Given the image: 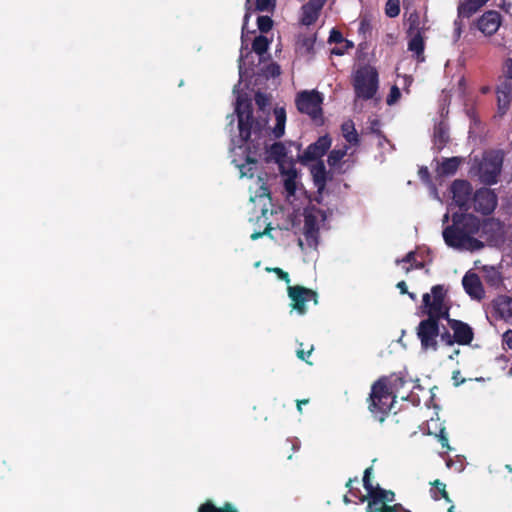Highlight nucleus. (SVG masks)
<instances>
[{
    "mask_svg": "<svg viewBox=\"0 0 512 512\" xmlns=\"http://www.w3.org/2000/svg\"><path fill=\"white\" fill-rule=\"evenodd\" d=\"M478 218L473 214L454 213L452 224L443 230L445 243L452 248H464L467 245L469 235H474L478 229Z\"/></svg>",
    "mask_w": 512,
    "mask_h": 512,
    "instance_id": "obj_1",
    "label": "nucleus"
},
{
    "mask_svg": "<svg viewBox=\"0 0 512 512\" xmlns=\"http://www.w3.org/2000/svg\"><path fill=\"white\" fill-rule=\"evenodd\" d=\"M396 396L388 384L387 378H380L371 387L368 409L372 416L383 423L389 415Z\"/></svg>",
    "mask_w": 512,
    "mask_h": 512,
    "instance_id": "obj_2",
    "label": "nucleus"
},
{
    "mask_svg": "<svg viewBox=\"0 0 512 512\" xmlns=\"http://www.w3.org/2000/svg\"><path fill=\"white\" fill-rule=\"evenodd\" d=\"M450 309L448 290L442 284L432 286L430 293L423 294L419 307L421 315L444 320L450 317Z\"/></svg>",
    "mask_w": 512,
    "mask_h": 512,
    "instance_id": "obj_3",
    "label": "nucleus"
},
{
    "mask_svg": "<svg viewBox=\"0 0 512 512\" xmlns=\"http://www.w3.org/2000/svg\"><path fill=\"white\" fill-rule=\"evenodd\" d=\"M352 86L356 99L364 101L373 99L379 89V73L377 69L370 64L359 66L353 73Z\"/></svg>",
    "mask_w": 512,
    "mask_h": 512,
    "instance_id": "obj_4",
    "label": "nucleus"
},
{
    "mask_svg": "<svg viewBox=\"0 0 512 512\" xmlns=\"http://www.w3.org/2000/svg\"><path fill=\"white\" fill-rule=\"evenodd\" d=\"M235 112L238 118L239 137L242 142L250 140L252 130H260L261 124L253 117V106L248 99H238Z\"/></svg>",
    "mask_w": 512,
    "mask_h": 512,
    "instance_id": "obj_5",
    "label": "nucleus"
},
{
    "mask_svg": "<svg viewBox=\"0 0 512 512\" xmlns=\"http://www.w3.org/2000/svg\"><path fill=\"white\" fill-rule=\"evenodd\" d=\"M503 164V155L500 151H489L484 153L478 166V175L486 185L497 183Z\"/></svg>",
    "mask_w": 512,
    "mask_h": 512,
    "instance_id": "obj_6",
    "label": "nucleus"
},
{
    "mask_svg": "<svg viewBox=\"0 0 512 512\" xmlns=\"http://www.w3.org/2000/svg\"><path fill=\"white\" fill-rule=\"evenodd\" d=\"M502 72L504 80L496 87L497 111L503 116L510 109L512 101V58H507L503 62Z\"/></svg>",
    "mask_w": 512,
    "mask_h": 512,
    "instance_id": "obj_7",
    "label": "nucleus"
},
{
    "mask_svg": "<svg viewBox=\"0 0 512 512\" xmlns=\"http://www.w3.org/2000/svg\"><path fill=\"white\" fill-rule=\"evenodd\" d=\"M322 102L323 97L316 90L302 91L298 93L295 103L299 112L307 114L313 120L322 119Z\"/></svg>",
    "mask_w": 512,
    "mask_h": 512,
    "instance_id": "obj_8",
    "label": "nucleus"
},
{
    "mask_svg": "<svg viewBox=\"0 0 512 512\" xmlns=\"http://www.w3.org/2000/svg\"><path fill=\"white\" fill-rule=\"evenodd\" d=\"M288 296L291 300V308L295 310L299 315L306 314L309 302H313L314 305L318 304V294L316 291L306 288L301 285L288 286Z\"/></svg>",
    "mask_w": 512,
    "mask_h": 512,
    "instance_id": "obj_9",
    "label": "nucleus"
},
{
    "mask_svg": "<svg viewBox=\"0 0 512 512\" xmlns=\"http://www.w3.org/2000/svg\"><path fill=\"white\" fill-rule=\"evenodd\" d=\"M478 229L476 234L490 246H498L504 241L503 223L495 218H487L482 222L478 218Z\"/></svg>",
    "mask_w": 512,
    "mask_h": 512,
    "instance_id": "obj_10",
    "label": "nucleus"
},
{
    "mask_svg": "<svg viewBox=\"0 0 512 512\" xmlns=\"http://www.w3.org/2000/svg\"><path fill=\"white\" fill-rule=\"evenodd\" d=\"M395 493L392 490H379L368 502L366 512H411L402 504L395 503Z\"/></svg>",
    "mask_w": 512,
    "mask_h": 512,
    "instance_id": "obj_11",
    "label": "nucleus"
},
{
    "mask_svg": "<svg viewBox=\"0 0 512 512\" xmlns=\"http://www.w3.org/2000/svg\"><path fill=\"white\" fill-rule=\"evenodd\" d=\"M441 319L427 317L417 327V336L423 349L437 350V337L439 335V321Z\"/></svg>",
    "mask_w": 512,
    "mask_h": 512,
    "instance_id": "obj_12",
    "label": "nucleus"
},
{
    "mask_svg": "<svg viewBox=\"0 0 512 512\" xmlns=\"http://www.w3.org/2000/svg\"><path fill=\"white\" fill-rule=\"evenodd\" d=\"M319 217H321L322 220H325L326 218L325 213L321 209L315 207L311 208L309 211H306L304 214L303 233L310 247H316L318 245Z\"/></svg>",
    "mask_w": 512,
    "mask_h": 512,
    "instance_id": "obj_13",
    "label": "nucleus"
},
{
    "mask_svg": "<svg viewBox=\"0 0 512 512\" xmlns=\"http://www.w3.org/2000/svg\"><path fill=\"white\" fill-rule=\"evenodd\" d=\"M471 201L476 212L489 215L495 210L498 198L491 189L484 187L476 190Z\"/></svg>",
    "mask_w": 512,
    "mask_h": 512,
    "instance_id": "obj_14",
    "label": "nucleus"
},
{
    "mask_svg": "<svg viewBox=\"0 0 512 512\" xmlns=\"http://www.w3.org/2000/svg\"><path fill=\"white\" fill-rule=\"evenodd\" d=\"M450 191L453 201L461 210L468 211L471 208L472 186L469 181L462 179L453 181Z\"/></svg>",
    "mask_w": 512,
    "mask_h": 512,
    "instance_id": "obj_15",
    "label": "nucleus"
},
{
    "mask_svg": "<svg viewBox=\"0 0 512 512\" xmlns=\"http://www.w3.org/2000/svg\"><path fill=\"white\" fill-rule=\"evenodd\" d=\"M332 139L329 135L319 137L314 143H311L300 157L302 163L320 160L322 156L331 147Z\"/></svg>",
    "mask_w": 512,
    "mask_h": 512,
    "instance_id": "obj_16",
    "label": "nucleus"
},
{
    "mask_svg": "<svg viewBox=\"0 0 512 512\" xmlns=\"http://www.w3.org/2000/svg\"><path fill=\"white\" fill-rule=\"evenodd\" d=\"M448 326L453 331V341L458 345H470L474 339V331L472 327L457 319L448 318L446 319Z\"/></svg>",
    "mask_w": 512,
    "mask_h": 512,
    "instance_id": "obj_17",
    "label": "nucleus"
},
{
    "mask_svg": "<svg viewBox=\"0 0 512 512\" xmlns=\"http://www.w3.org/2000/svg\"><path fill=\"white\" fill-rule=\"evenodd\" d=\"M501 25V14L495 10L486 11L477 21L478 29L485 35H494Z\"/></svg>",
    "mask_w": 512,
    "mask_h": 512,
    "instance_id": "obj_18",
    "label": "nucleus"
},
{
    "mask_svg": "<svg viewBox=\"0 0 512 512\" xmlns=\"http://www.w3.org/2000/svg\"><path fill=\"white\" fill-rule=\"evenodd\" d=\"M462 285L465 292L473 299L481 300L485 295L480 277L476 273H466L462 279Z\"/></svg>",
    "mask_w": 512,
    "mask_h": 512,
    "instance_id": "obj_19",
    "label": "nucleus"
},
{
    "mask_svg": "<svg viewBox=\"0 0 512 512\" xmlns=\"http://www.w3.org/2000/svg\"><path fill=\"white\" fill-rule=\"evenodd\" d=\"M493 307L499 318L512 325V297L507 295L498 296L493 301Z\"/></svg>",
    "mask_w": 512,
    "mask_h": 512,
    "instance_id": "obj_20",
    "label": "nucleus"
},
{
    "mask_svg": "<svg viewBox=\"0 0 512 512\" xmlns=\"http://www.w3.org/2000/svg\"><path fill=\"white\" fill-rule=\"evenodd\" d=\"M316 35H299L296 41V52L312 59L315 55Z\"/></svg>",
    "mask_w": 512,
    "mask_h": 512,
    "instance_id": "obj_21",
    "label": "nucleus"
},
{
    "mask_svg": "<svg viewBox=\"0 0 512 512\" xmlns=\"http://www.w3.org/2000/svg\"><path fill=\"white\" fill-rule=\"evenodd\" d=\"M311 174L313 177V182L318 192L321 193L327 184V170L323 161L319 160L315 165L311 168Z\"/></svg>",
    "mask_w": 512,
    "mask_h": 512,
    "instance_id": "obj_22",
    "label": "nucleus"
},
{
    "mask_svg": "<svg viewBox=\"0 0 512 512\" xmlns=\"http://www.w3.org/2000/svg\"><path fill=\"white\" fill-rule=\"evenodd\" d=\"M410 36L411 39L408 42V50L415 54L416 60L418 62H423L425 60V42L423 38V33L422 31H418Z\"/></svg>",
    "mask_w": 512,
    "mask_h": 512,
    "instance_id": "obj_23",
    "label": "nucleus"
},
{
    "mask_svg": "<svg viewBox=\"0 0 512 512\" xmlns=\"http://www.w3.org/2000/svg\"><path fill=\"white\" fill-rule=\"evenodd\" d=\"M489 0H466L458 7V15L462 18H470Z\"/></svg>",
    "mask_w": 512,
    "mask_h": 512,
    "instance_id": "obj_24",
    "label": "nucleus"
},
{
    "mask_svg": "<svg viewBox=\"0 0 512 512\" xmlns=\"http://www.w3.org/2000/svg\"><path fill=\"white\" fill-rule=\"evenodd\" d=\"M342 135L345 140L352 146H358L360 144V137L355 128L353 120L348 119L341 125Z\"/></svg>",
    "mask_w": 512,
    "mask_h": 512,
    "instance_id": "obj_25",
    "label": "nucleus"
},
{
    "mask_svg": "<svg viewBox=\"0 0 512 512\" xmlns=\"http://www.w3.org/2000/svg\"><path fill=\"white\" fill-rule=\"evenodd\" d=\"M197 512H239L230 502H225L221 507H217L211 500H206L199 507Z\"/></svg>",
    "mask_w": 512,
    "mask_h": 512,
    "instance_id": "obj_26",
    "label": "nucleus"
},
{
    "mask_svg": "<svg viewBox=\"0 0 512 512\" xmlns=\"http://www.w3.org/2000/svg\"><path fill=\"white\" fill-rule=\"evenodd\" d=\"M461 162L462 159L460 157L445 158L439 167V173L443 176L454 175L457 172Z\"/></svg>",
    "mask_w": 512,
    "mask_h": 512,
    "instance_id": "obj_27",
    "label": "nucleus"
},
{
    "mask_svg": "<svg viewBox=\"0 0 512 512\" xmlns=\"http://www.w3.org/2000/svg\"><path fill=\"white\" fill-rule=\"evenodd\" d=\"M301 18L300 22L302 25L310 26L313 25L319 18L320 12L308 5L307 3L301 7Z\"/></svg>",
    "mask_w": 512,
    "mask_h": 512,
    "instance_id": "obj_28",
    "label": "nucleus"
},
{
    "mask_svg": "<svg viewBox=\"0 0 512 512\" xmlns=\"http://www.w3.org/2000/svg\"><path fill=\"white\" fill-rule=\"evenodd\" d=\"M282 174H285L284 188L289 195H294L296 192V178L297 171L294 167H290L288 170H281Z\"/></svg>",
    "mask_w": 512,
    "mask_h": 512,
    "instance_id": "obj_29",
    "label": "nucleus"
},
{
    "mask_svg": "<svg viewBox=\"0 0 512 512\" xmlns=\"http://www.w3.org/2000/svg\"><path fill=\"white\" fill-rule=\"evenodd\" d=\"M432 488L430 490L431 497L434 500H439L443 498L446 502L451 503V499L448 495V492L446 491V485L445 483L441 482L440 480H434L431 482Z\"/></svg>",
    "mask_w": 512,
    "mask_h": 512,
    "instance_id": "obj_30",
    "label": "nucleus"
},
{
    "mask_svg": "<svg viewBox=\"0 0 512 512\" xmlns=\"http://www.w3.org/2000/svg\"><path fill=\"white\" fill-rule=\"evenodd\" d=\"M276 124L273 128V135L275 138H280L285 132L286 112L283 108H276L274 110Z\"/></svg>",
    "mask_w": 512,
    "mask_h": 512,
    "instance_id": "obj_31",
    "label": "nucleus"
},
{
    "mask_svg": "<svg viewBox=\"0 0 512 512\" xmlns=\"http://www.w3.org/2000/svg\"><path fill=\"white\" fill-rule=\"evenodd\" d=\"M372 472V466L366 468L362 479L363 486L365 490L369 493L370 500H372L373 495L376 494L379 490H385L384 488L380 487L379 484L374 485L372 483Z\"/></svg>",
    "mask_w": 512,
    "mask_h": 512,
    "instance_id": "obj_32",
    "label": "nucleus"
},
{
    "mask_svg": "<svg viewBox=\"0 0 512 512\" xmlns=\"http://www.w3.org/2000/svg\"><path fill=\"white\" fill-rule=\"evenodd\" d=\"M410 263L409 267H405V272L409 273L412 269H422L424 267L423 262L416 260V253L414 251L408 252L402 259H397L396 264Z\"/></svg>",
    "mask_w": 512,
    "mask_h": 512,
    "instance_id": "obj_33",
    "label": "nucleus"
},
{
    "mask_svg": "<svg viewBox=\"0 0 512 512\" xmlns=\"http://www.w3.org/2000/svg\"><path fill=\"white\" fill-rule=\"evenodd\" d=\"M449 141V134L447 129L439 124L434 130V142L439 149H442Z\"/></svg>",
    "mask_w": 512,
    "mask_h": 512,
    "instance_id": "obj_34",
    "label": "nucleus"
},
{
    "mask_svg": "<svg viewBox=\"0 0 512 512\" xmlns=\"http://www.w3.org/2000/svg\"><path fill=\"white\" fill-rule=\"evenodd\" d=\"M347 150V146H344L342 149L331 150L327 159L328 165L331 168L336 167L341 162V160L346 156Z\"/></svg>",
    "mask_w": 512,
    "mask_h": 512,
    "instance_id": "obj_35",
    "label": "nucleus"
},
{
    "mask_svg": "<svg viewBox=\"0 0 512 512\" xmlns=\"http://www.w3.org/2000/svg\"><path fill=\"white\" fill-rule=\"evenodd\" d=\"M269 47V40L266 36L259 35L255 37V39L252 42V49L255 53L262 56L264 53L267 52Z\"/></svg>",
    "mask_w": 512,
    "mask_h": 512,
    "instance_id": "obj_36",
    "label": "nucleus"
},
{
    "mask_svg": "<svg viewBox=\"0 0 512 512\" xmlns=\"http://www.w3.org/2000/svg\"><path fill=\"white\" fill-rule=\"evenodd\" d=\"M256 164L257 160L248 154L246 156V163L239 166L241 176L252 178L254 176V168Z\"/></svg>",
    "mask_w": 512,
    "mask_h": 512,
    "instance_id": "obj_37",
    "label": "nucleus"
},
{
    "mask_svg": "<svg viewBox=\"0 0 512 512\" xmlns=\"http://www.w3.org/2000/svg\"><path fill=\"white\" fill-rule=\"evenodd\" d=\"M408 23H409V28H408L407 33L409 35H412L418 31H422V33H424V28L420 27V24H421L420 16L416 11L410 14V16L408 18Z\"/></svg>",
    "mask_w": 512,
    "mask_h": 512,
    "instance_id": "obj_38",
    "label": "nucleus"
},
{
    "mask_svg": "<svg viewBox=\"0 0 512 512\" xmlns=\"http://www.w3.org/2000/svg\"><path fill=\"white\" fill-rule=\"evenodd\" d=\"M250 1L251 0H246V5H248ZM276 1L277 0H256V10L260 12H273L276 8Z\"/></svg>",
    "mask_w": 512,
    "mask_h": 512,
    "instance_id": "obj_39",
    "label": "nucleus"
},
{
    "mask_svg": "<svg viewBox=\"0 0 512 512\" xmlns=\"http://www.w3.org/2000/svg\"><path fill=\"white\" fill-rule=\"evenodd\" d=\"M400 0H388L385 4V14L389 18H395L400 14Z\"/></svg>",
    "mask_w": 512,
    "mask_h": 512,
    "instance_id": "obj_40",
    "label": "nucleus"
},
{
    "mask_svg": "<svg viewBox=\"0 0 512 512\" xmlns=\"http://www.w3.org/2000/svg\"><path fill=\"white\" fill-rule=\"evenodd\" d=\"M270 154L276 162H280L286 156V147L281 142H276L270 147Z\"/></svg>",
    "mask_w": 512,
    "mask_h": 512,
    "instance_id": "obj_41",
    "label": "nucleus"
},
{
    "mask_svg": "<svg viewBox=\"0 0 512 512\" xmlns=\"http://www.w3.org/2000/svg\"><path fill=\"white\" fill-rule=\"evenodd\" d=\"M257 26L262 33H267L273 27V20L270 16H259L257 18Z\"/></svg>",
    "mask_w": 512,
    "mask_h": 512,
    "instance_id": "obj_42",
    "label": "nucleus"
},
{
    "mask_svg": "<svg viewBox=\"0 0 512 512\" xmlns=\"http://www.w3.org/2000/svg\"><path fill=\"white\" fill-rule=\"evenodd\" d=\"M314 350V346L310 345L308 349H304L303 343H299V348L296 351V356L302 360L305 361L307 364L312 365L313 363L308 360L309 356L312 354Z\"/></svg>",
    "mask_w": 512,
    "mask_h": 512,
    "instance_id": "obj_43",
    "label": "nucleus"
},
{
    "mask_svg": "<svg viewBox=\"0 0 512 512\" xmlns=\"http://www.w3.org/2000/svg\"><path fill=\"white\" fill-rule=\"evenodd\" d=\"M400 97V89L396 85H393L390 89L389 95L387 96L386 103L388 105H393L399 100Z\"/></svg>",
    "mask_w": 512,
    "mask_h": 512,
    "instance_id": "obj_44",
    "label": "nucleus"
},
{
    "mask_svg": "<svg viewBox=\"0 0 512 512\" xmlns=\"http://www.w3.org/2000/svg\"><path fill=\"white\" fill-rule=\"evenodd\" d=\"M349 493L352 497L357 498L361 503H364L367 501V503L370 501L369 493L363 494L361 490L358 487H353V489H350Z\"/></svg>",
    "mask_w": 512,
    "mask_h": 512,
    "instance_id": "obj_45",
    "label": "nucleus"
},
{
    "mask_svg": "<svg viewBox=\"0 0 512 512\" xmlns=\"http://www.w3.org/2000/svg\"><path fill=\"white\" fill-rule=\"evenodd\" d=\"M266 270H267L268 272H273V273H275V274L278 276V278H279L280 280H283V281H284V282H286L287 284H289V283H290V276H289V274H288L286 271H284L283 269H281V268H279V267H274V268H266Z\"/></svg>",
    "mask_w": 512,
    "mask_h": 512,
    "instance_id": "obj_46",
    "label": "nucleus"
},
{
    "mask_svg": "<svg viewBox=\"0 0 512 512\" xmlns=\"http://www.w3.org/2000/svg\"><path fill=\"white\" fill-rule=\"evenodd\" d=\"M255 103L256 105L259 107V109L261 110H264L265 107L269 104V99L268 97L264 94V93H261V92H257L255 94Z\"/></svg>",
    "mask_w": 512,
    "mask_h": 512,
    "instance_id": "obj_47",
    "label": "nucleus"
},
{
    "mask_svg": "<svg viewBox=\"0 0 512 512\" xmlns=\"http://www.w3.org/2000/svg\"><path fill=\"white\" fill-rule=\"evenodd\" d=\"M487 282L492 285H498L499 283L502 282L501 274L497 270L492 268L490 273L487 275Z\"/></svg>",
    "mask_w": 512,
    "mask_h": 512,
    "instance_id": "obj_48",
    "label": "nucleus"
},
{
    "mask_svg": "<svg viewBox=\"0 0 512 512\" xmlns=\"http://www.w3.org/2000/svg\"><path fill=\"white\" fill-rule=\"evenodd\" d=\"M467 245H469L472 250H480L484 247L485 242L482 239H477L472 237V235H469V239H467Z\"/></svg>",
    "mask_w": 512,
    "mask_h": 512,
    "instance_id": "obj_49",
    "label": "nucleus"
},
{
    "mask_svg": "<svg viewBox=\"0 0 512 512\" xmlns=\"http://www.w3.org/2000/svg\"><path fill=\"white\" fill-rule=\"evenodd\" d=\"M328 42L342 44L344 42V37L339 30L332 29L328 38Z\"/></svg>",
    "mask_w": 512,
    "mask_h": 512,
    "instance_id": "obj_50",
    "label": "nucleus"
},
{
    "mask_svg": "<svg viewBox=\"0 0 512 512\" xmlns=\"http://www.w3.org/2000/svg\"><path fill=\"white\" fill-rule=\"evenodd\" d=\"M418 176L420 180L425 184L431 183V175L426 166H421L418 170Z\"/></svg>",
    "mask_w": 512,
    "mask_h": 512,
    "instance_id": "obj_51",
    "label": "nucleus"
},
{
    "mask_svg": "<svg viewBox=\"0 0 512 512\" xmlns=\"http://www.w3.org/2000/svg\"><path fill=\"white\" fill-rule=\"evenodd\" d=\"M440 340L447 346H452L455 344V341H453V334H451L447 329H444L443 332H439Z\"/></svg>",
    "mask_w": 512,
    "mask_h": 512,
    "instance_id": "obj_52",
    "label": "nucleus"
},
{
    "mask_svg": "<svg viewBox=\"0 0 512 512\" xmlns=\"http://www.w3.org/2000/svg\"><path fill=\"white\" fill-rule=\"evenodd\" d=\"M327 1L328 0H309L307 4L316 9L318 12H321Z\"/></svg>",
    "mask_w": 512,
    "mask_h": 512,
    "instance_id": "obj_53",
    "label": "nucleus"
},
{
    "mask_svg": "<svg viewBox=\"0 0 512 512\" xmlns=\"http://www.w3.org/2000/svg\"><path fill=\"white\" fill-rule=\"evenodd\" d=\"M503 344L512 350V330H507L502 336Z\"/></svg>",
    "mask_w": 512,
    "mask_h": 512,
    "instance_id": "obj_54",
    "label": "nucleus"
},
{
    "mask_svg": "<svg viewBox=\"0 0 512 512\" xmlns=\"http://www.w3.org/2000/svg\"><path fill=\"white\" fill-rule=\"evenodd\" d=\"M379 126H380V121L377 120V119H374L373 121H371V126H370V130L373 134L377 135V136H383V133L382 131L379 129Z\"/></svg>",
    "mask_w": 512,
    "mask_h": 512,
    "instance_id": "obj_55",
    "label": "nucleus"
},
{
    "mask_svg": "<svg viewBox=\"0 0 512 512\" xmlns=\"http://www.w3.org/2000/svg\"><path fill=\"white\" fill-rule=\"evenodd\" d=\"M268 73L272 76V77H276V76H279L280 75V67L279 65L277 64H271L268 66Z\"/></svg>",
    "mask_w": 512,
    "mask_h": 512,
    "instance_id": "obj_56",
    "label": "nucleus"
},
{
    "mask_svg": "<svg viewBox=\"0 0 512 512\" xmlns=\"http://www.w3.org/2000/svg\"><path fill=\"white\" fill-rule=\"evenodd\" d=\"M439 441L442 445L443 448H447V449H450L449 447V444H448V438L446 437V435L444 434V429H442L440 431V434H439Z\"/></svg>",
    "mask_w": 512,
    "mask_h": 512,
    "instance_id": "obj_57",
    "label": "nucleus"
},
{
    "mask_svg": "<svg viewBox=\"0 0 512 512\" xmlns=\"http://www.w3.org/2000/svg\"><path fill=\"white\" fill-rule=\"evenodd\" d=\"M346 49H344V46L342 47H334L331 49V54L332 55H337V56H342L346 53Z\"/></svg>",
    "mask_w": 512,
    "mask_h": 512,
    "instance_id": "obj_58",
    "label": "nucleus"
},
{
    "mask_svg": "<svg viewBox=\"0 0 512 512\" xmlns=\"http://www.w3.org/2000/svg\"><path fill=\"white\" fill-rule=\"evenodd\" d=\"M396 287L399 289L401 294L408 293L407 284L405 281H400L397 283Z\"/></svg>",
    "mask_w": 512,
    "mask_h": 512,
    "instance_id": "obj_59",
    "label": "nucleus"
},
{
    "mask_svg": "<svg viewBox=\"0 0 512 512\" xmlns=\"http://www.w3.org/2000/svg\"><path fill=\"white\" fill-rule=\"evenodd\" d=\"M308 403H309V399L297 400L296 405H297L298 412L302 413V407H304V405L308 404Z\"/></svg>",
    "mask_w": 512,
    "mask_h": 512,
    "instance_id": "obj_60",
    "label": "nucleus"
},
{
    "mask_svg": "<svg viewBox=\"0 0 512 512\" xmlns=\"http://www.w3.org/2000/svg\"><path fill=\"white\" fill-rule=\"evenodd\" d=\"M308 403H309V399L297 400L296 405H297L298 412L302 413V407H304V405L308 404Z\"/></svg>",
    "mask_w": 512,
    "mask_h": 512,
    "instance_id": "obj_61",
    "label": "nucleus"
},
{
    "mask_svg": "<svg viewBox=\"0 0 512 512\" xmlns=\"http://www.w3.org/2000/svg\"><path fill=\"white\" fill-rule=\"evenodd\" d=\"M358 481V478L355 477V478H349L348 481L346 482L345 486L346 488H348V491H350V489H353V482H357Z\"/></svg>",
    "mask_w": 512,
    "mask_h": 512,
    "instance_id": "obj_62",
    "label": "nucleus"
},
{
    "mask_svg": "<svg viewBox=\"0 0 512 512\" xmlns=\"http://www.w3.org/2000/svg\"><path fill=\"white\" fill-rule=\"evenodd\" d=\"M343 43H344V49H346V51L350 48H353V43L351 41L344 39Z\"/></svg>",
    "mask_w": 512,
    "mask_h": 512,
    "instance_id": "obj_63",
    "label": "nucleus"
},
{
    "mask_svg": "<svg viewBox=\"0 0 512 512\" xmlns=\"http://www.w3.org/2000/svg\"><path fill=\"white\" fill-rule=\"evenodd\" d=\"M406 294L409 296V298H410L411 300L416 301L417 297H416V294H415V293H413V292H409V291H408V293H406Z\"/></svg>",
    "mask_w": 512,
    "mask_h": 512,
    "instance_id": "obj_64",
    "label": "nucleus"
}]
</instances>
